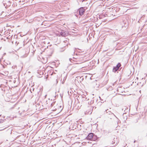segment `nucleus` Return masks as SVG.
Segmentation results:
<instances>
[{"label":"nucleus","mask_w":147,"mask_h":147,"mask_svg":"<svg viewBox=\"0 0 147 147\" xmlns=\"http://www.w3.org/2000/svg\"><path fill=\"white\" fill-rule=\"evenodd\" d=\"M69 60L71 62V60H72V59H69Z\"/></svg>","instance_id":"nucleus-14"},{"label":"nucleus","mask_w":147,"mask_h":147,"mask_svg":"<svg viewBox=\"0 0 147 147\" xmlns=\"http://www.w3.org/2000/svg\"><path fill=\"white\" fill-rule=\"evenodd\" d=\"M68 33L67 32L62 31L60 33V34L62 36H66L68 35Z\"/></svg>","instance_id":"nucleus-3"},{"label":"nucleus","mask_w":147,"mask_h":147,"mask_svg":"<svg viewBox=\"0 0 147 147\" xmlns=\"http://www.w3.org/2000/svg\"><path fill=\"white\" fill-rule=\"evenodd\" d=\"M117 141L116 142H115V140H113V141H112V144H117Z\"/></svg>","instance_id":"nucleus-9"},{"label":"nucleus","mask_w":147,"mask_h":147,"mask_svg":"<svg viewBox=\"0 0 147 147\" xmlns=\"http://www.w3.org/2000/svg\"><path fill=\"white\" fill-rule=\"evenodd\" d=\"M56 81H57V82H57V80H56Z\"/></svg>","instance_id":"nucleus-17"},{"label":"nucleus","mask_w":147,"mask_h":147,"mask_svg":"<svg viewBox=\"0 0 147 147\" xmlns=\"http://www.w3.org/2000/svg\"><path fill=\"white\" fill-rule=\"evenodd\" d=\"M83 62H81V63H80V62H78V63H76L75 64H81V63H83Z\"/></svg>","instance_id":"nucleus-11"},{"label":"nucleus","mask_w":147,"mask_h":147,"mask_svg":"<svg viewBox=\"0 0 147 147\" xmlns=\"http://www.w3.org/2000/svg\"><path fill=\"white\" fill-rule=\"evenodd\" d=\"M93 134L91 133L88 135V136L86 137V138L87 140H91L93 138Z\"/></svg>","instance_id":"nucleus-4"},{"label":"nucleus","mask_w":147,"mask_h":147,"mask_svg":"<svg viewBox=\"0 0 147 147\" xmlns=\"http://www.w3.org/2000/svg\"><path fill=\"white\" fill-rule=\"evenodd\" d=\"M85 0H82V1H85Z\"/></svg>","instance_id":"nucleus-16"},{"label":"nucleus","mask_w":147,"mask_h":147,"mask_svg":"<svg viewBox=\"0 0 147 147\" xmlns=\"http://www.w3.org/2000/svg\"><path fill=\"white\" fill-rule=\"evenodd\" d=\"M2 121V119H0V123H1V122Z\"/></svg>","instance_id":"nucleus-13"},{"label":"nucleus","mask_w":147,"mask_h":147,"mask_svg":"<svg viewBox=\"0 0 147 147\" xmlns=\"http://www.w3.org/2000/svg\"><path fill=\"white\" fill-rule=\"evenodd\" d=\"M121 66V64L120 63H119L117 65L116 67H113V71L114 72H116L119 69V67Z\"/></svg>","instance_id":"nucleus-2"},{"label":"nucleus","mask_w":147,"mask_h":147,"mask_svg":"<svg viewBox=\"0 0 147 147\" xmlns=\"http://www.w3.org/2000/svg\"><path fill=\"white\" fill-rule=\"evenodd\" d=\"M73 67H78V68H84V67H85V66H82L81 65H78L77 66H74Z\"/></svg>","instance_id":"nucleus-6"},{"label":"nucleus","mask_w":147,"mask_h":147,"mask_svg":"<svg viewBox=\"0 0 147 147\" xmlns=\"http://www.w3.org/2000/svg\"><path fill=\"white\" fill-rule=\"evenodd\" d=\"M108 110V109L106 110V111L107 112V113L108 112L107 111Z\"/></svg>","instance_id":"nucleus-15"},{"label":"nucleus","mask_w":147,"mask_h":147,"mask_svg":"<svg viewBox=\"0 0 147 147\" xmlns=\"http://www.w3.org/2000/svg\"><path fill=\"white\" fill-rule=\"evenodd\" d=\"M109 114H111L112 115V117H113V116L116 117L114 114L113 113H111V112H109Z\"/></svg>","instance_id":"nucleus-7"},{"label":"nucleus","mask_w":147,"mask_h":147,"mask_svg":"<svg viewBox=\"0 0 147 147\" xmlns=\"http://www.w3.org/2000/svg\"><path fill=\"white\" fill-rule=\"evenodd\" d=\"M19 44V42H18L17 41H16V45H18V44Z\"/></svg>","instance_id":"nucleus-10"},{"label":"nucleus","mask_w":147,"mask_h":147,"mask_svg":"<svg viewBox=\"0 0 147 147\" xmlns=\"http://www.w3.org/2000/svg\"><path fill=\"white\" fill-rule=\"evenodd\" d=\"M67 40H65V41H64V42H66L67 41V40H68V39H67Z\"/></svg>","instance_id":"nucleus-12"},{"label":"nucleus","mask_w":147,"mask_h":147,"mask_svg":"<svg viewBox=\"0 0 147 147\" xmlns=\"http://www.w3.org/2000/svg\"><path fill=\"white\" fill-rule=\"evenodd\" d=\"M47 96V95H45V98H46V96Z\"/></svg>","instance_id":"nucleus-18"},{"label":"nucleus","mask_w":147,"mask_h":147,"mask_svg":"<svg viewBox=\"0 0 147 147\" xmlns=\"http://www.w3.org/2000/svg\"><path fill=\"white\" fill-rule=\"evenodd\" d=\"M79 11L80 15L82 16L84 12V9L83 7H81L79 9Z\"/></svg>","instance_id":"nucleus-5"},{"label":"nucleus","mask_w":147,"mask_h":147,"mask_svg":"<svg viewBox=\"0 0 147 147\" xmlns=\"http://www.w3.org/2000/svg\"><path fill=\"white\" fill-rule=\"evenodd\" d=\"M28 53V52L27 51L26 52V50L24 49L20 52L19 55L21 58H24L26 57L27 56Z\"/></svg>","instance_id":"nucleus-1"},{"label":"nucleus","mask_w":147,"mask_h":147,"mask_svg":"<svg viewBox=\"0 0 147 147\" xmlns=\"http://www.w3.org/2000/svg\"><path fill=\"white\" fill-rule=\"evenodd\" d=\"M84 103L85 104H88V105H89V102L88 100L84 102Z\"/></svg>","instance_id":"nucleus-8"}]
</instances>
